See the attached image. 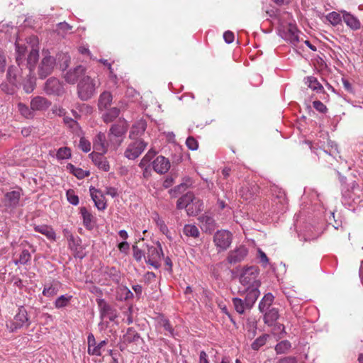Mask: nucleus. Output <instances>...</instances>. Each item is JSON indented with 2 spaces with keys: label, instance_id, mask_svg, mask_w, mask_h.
I'll list each match as a JSON object with an SVG mask.
<instances>
[{
  "label": "nucleus",
  "instance_id": "nucleus-38",
  "mask_svg": "<svg viewBox=\"0 0 363 363\" xmlns=\"http://www.w3.org/2000/svg\"><path fill=\"white\" fill-rule=\"evenodd\" d=\"M152 219L159 228L160 230L164 234L167 235L169 229L166 225L164 221L160 218V215L155 212L152 215Z\"/></svg>",
  "mask_w": 363,
  "mask_h": 363
},
{
  "label": "nucleus",
  "instance_id": "nucleus-44",
  "mask_svg": "<svg viewBox=\"0 0 363 363\" xmlns=\"http://www.w3.org/2000/svg\"><path fill=\"white\" fill-rule=\"evenodd\" d=\"M183 233L186 236L193 238H198L199 236V231L198 228L194 225L186 224L183 228Z\"/></svg>",
  "mask_w": 363,
  "mask_h": 363
},
{
  "label": "nucleus",
  "instance_id": "nucleus-26",
  "mask_svg": "<svg viewBox=\"0 0 363 363\" xmlns=\"http://www.w3.org/2000/svg\"><path fill=\"white\" fill-rule=\"evenodd\" d=\"M128 130V124L125 121H120L118 123L114 124L111 126L109 130V136L111 135L121 138Z\"/></svg>",
  "mask_w": 363,
  "mask_h": 363
},
{
  "label": "nucleus",
  "instance_id": "nucleus-50",
  "mask_svg": "<svg viewBox=\"0 0 363 363\" xmlns=\"http://www.w3.org/2000/svg\"><path fill=\"white\" fill-rule=\"evenodd\" d=\"M35 86V80L34 77H29L23 84L24 91L29 94L31 93Z\"/></svg>",
  "mask_w": 363,
  "mask_h": 363
},
{
  "label": "nucleus",
  "instance_id": "nucleus-23",
  "mask_svg": "<svg viewBox=\"0 0 363 363\" xmlns=\"http://www.w3.org/2000/svg\"><path fill=\"white\" fill-rule=\"evenodd\" d=\"M259 191V187L255 184H247L239 191L240 196L247 201L251 199Z\"/></svg>",
  "mask_w": 363,
  "mask_h": 363
},
{
  "label": "nucleus",
  "instance_id": "nucleus-45",
  "mask_svg": "<svg viewBox=\"0 0 363 363\" xmlns=\"http://www.w3.org/2000/svg\"><path fill=\"white\" fill-rule=\"evenodd\" d=\"M269 337V335L267 334H264L257 339L252 343L251 347L253 350H258L261 347L264 345L267 342V340Z\"/></svg>",
  "mask_w": 363,
  "mask_h": 363
},
{
  "label": "nucleus",
  "instance_id": "nucleus-12",
  "mask_svg": "<svg viewBox=\"0 0 363 363\" xmlns=\"http://www.w3.org/2000/svg\"><path fill=\"white\" fill-rule=\"evenodd\" d=\"M44 90L48 94L61 95L64 93V88L61 82L55 77L49 78L44 86Z\"/></svg>",
  "mask_w": 363,
  "mask_h": 363
},
{
  "label": "nucleus",
  "instance_id": "nucleus-3",
  "mask_svg": "<svg viewBox=\"0 0 363 363\" xmlns=\"http://www.w3.org/2000/svg\"><path fill=\"white\" fill-rule=\"evenodd\" d=\"M259 270L257 267L252 266L245 269L240 277V281L246 287H259L260 281L257 279Z\"/></svg>",
  "mask_w": 363,
  "mask_h": 363
},
{
  "label": "nucleus",
  "instance_id": "nucleus-29",
  "mask_svg": "<svg viewBox=\"0 0 363 363\" xmlns=\"http://www.w3.org/2000/svg\"><path fill=\"white\" fill-rule=\"evenodd\" d=\"M80 214L83 219V225L87 230H91L94 227V216L86 207L80 208Z\"/></svg>",
  "mask_w": 363,
  "mask_h": 363
},
{
  "label": "nucleus",
  "instance_id": "nucleus-8",
  "mask_svg": "<svg viewBox=\"0 0 363 363\" xmlns=\"http://www.w3.org/2000/svg\"><path fill=\"white\" fill-rule=\"evenodd\" d=\"M55 64V59L53 57L50 55L45 56L42 59L38 67V75L40 78L44 79L50 75L52 72Z\"/></svg>",
  "mask_w": 363,
  "mask_h": 363
},
{
  "label": "nucleus",
  "instance_id": "nucleus-13",
  "mask_svg": "<svg viewBox=\"0 0 363 363\" xmlns=\"http://www.w3.org/2000/svg\"><path fill=\"white\" fill-rule=\"evenodd\" d=\"M299 31L295 24L289 23L286 28V30H283L281 37L289 41L294 45H296L299 43Z\"/></svg>",
  "mask_w": 363,
  "mask_h": 363
},
{
  "label": "nucleus",
  "instance_id": "nucleus-17",
  "mask_svg": "<svg viewBox=\"0 0 363 363\" xmlns=\"http://www.w3.org/2000/svg\"><path fill=\"white\" fill-rule=\"evenodd\" d=\"M51 105V102L43 96H35L30 101V108L32 111H44Z\"/></svg>",
  "mask_w": 363,
  "mask_h": 363
},
{
  "label": "nucleus",
  "instance_id": "nucleus-1",
  "mask_svg": "<svg viewBox=\"0 0 363 363\" xmlns=\"http://www.w3.org/2000/svg\"><path fill=\"white\" fill-rule=\"evenodd\" d=\"M99 86L97 82L89 76H84L77 85V94L82 101L90 99L96 93V89Z\"/></svg>",
  "mask_w": 363,
  "mask_h": 363
},
{
  "label": "nucleus",
  "instance_id": "nucleus-47",
  "mask_svg": "<svg viewBox=\"0 0 363 363\" xmlns=\"http://www.w3.org/2000/svg\"><path fill=\"white\" fill-rule=\"evenodd\" d=\"M327 20L333 25L337 26L342 21V17L339 13L332 11L326 16Z\"/></svg>",
  "mask_w": 363,
  "mask_h": 363
},
{
  "label": "nucleus",
  "instance_id": "nucleus-64",
  "mask_svg": "<svg viewBox=\"0 0 363 363\" xmlns=\"http://www.w3.org/2000/svg\"><path fill=\"white\" fill-rule=\"evenodd\" d=\"M258 254H259V259L260 260V262L264 266H266L269 262V259L267 257L266 254L260 249L258 250Z\"/></svg>",
  "mask_w": 363,
  "mask_h": 363
},
{
  "label": "nucleus",
  "instance_id": "nucleus-2",
  "mask_svg": "<svg viewBox=\"0 0 363 363\" xmlns=\"http://www.w3.org/2000/svg\"><path fill=\"white\" fill-rule=\"evenodd\" d=\"M30 324L28 312L24 307L21 306L18 308V311L13 319L6 323V326L11 332H14L23 327L28 328Z\"/></svg>",
  "mask_w": 363,
  "mask_h": 363
},
{
  "label": "nucleus",
  "instance_id": "nucleus-56",
  "mask_svg": "<svg viewBox=\"0 0 363 363\" xmlns=\"http://www.w3.org/2000/svg\"><path fill=\"white\" fill-rule=\"evenodd\" d=\"M156 152L153 150H149L148 152L141 160L139 166L143 167L146 163L149 162L152 158L155 155Z\"/></svg>",
  "mask_w": 363,
  "mask_h": 363
},
{
  "label": "nucleus",
  "instance_id": "nucleus-55",
  "mask_svg": "<svg viewBox=\"0 0 363 363\" xmlns=\"http://www.w3.org/2000/svg\"><path fill=\"white\" fill-rule=\"evenodd\" d=\"M79 147L84 152H88L91 150L90 142L83 137L79 140Z\"/></svg>",
  "mask_w": 363,
  "mask_h": 363
},
{
  "label": "nucleus",
  "instance_id": "nucleus-9",
  "mask_svg": "<svg viewBox=\"0 0 363 363\" xmlns=\"http://www.w3.org/2000/svg\"><path fill=\"white\" fill-rule=\"evenodd\" d=\"M21 196V189L6 193L3 199L4 206L6 209H9L11 211L15 209L19 204Z\"/></svg>",
  "mask_w": 363,
  "mask_h": 363
},
{
  "label": "nucleus",
  "instance_id": "nucleus-24",
  "mask_svg": "<svg viewBox=\"0 0 363 363\" xmlns=\"http://www.w3.org/2000/svg\"><path fill=\"white\" fill-rule=\"evenodd\" d=\"M94 148L96 151L102 154H106L108 150V144L106 143V135L103 133H99L94 140Z\"/></svg>",
  "mask_w": 363,
  "mask_h": 363
},
{
  "label": "nucleus",
  "instance_id": "nucleus-14",
  "mask_svg": "<svg viewBox=\"0 0 363 363\" xmlns=\"http://www.w3.org/2000/svg\"><path fill=\"white\" fill-rule=\"evenodd\" d=\"M247 253V249L245 246L240 245L228 253L227 260L230 264L240 262L244 260Z\"/></svg>",
  "mask_w": 363,
  "mask_h": 363
},
{
  "label": "nucleus",
  "instance_id": "nucleus-49",
  "mask_svg": "<svg viewBox=\"0 0 363 363\" xmlns=\"http://www.w3.org/2000/svg\"><path fill=\"white\" fill-rule=\"evenodd\" d=\"M291 348V343L288 340H283L275 346L277 354L286 353Z\"/></svg>",
  "mask_w": 363,
  "mask_h": 363
},
{
  "label": "nucleus",
  "instance_id": "nucleus-61",
  "mask_svg": "<svg viewBox=\"0 0 363 363\" xmlns=\"http://www.w3.org/2000/svg\"><path fill=\"white\" fill-rule=\"evenodd\" d=\"M313 105L320 113H325L327 111V107L320 101H314Z\"/></svg>",
  "mask_w": 363,
  "mask_h": 363
},
{
  "label": "nucleus",
  "instance_id": "nucleus-46",
  "mask_svg": "<svg viewBox=\"0 0 363 363\" xmlns=\"http://www.w3.org/2000/svg\"><path fill=\"white\" fill-rule=\"evenodd\" d=\"M31 259V255L28 250H23L20 256L19 259L14 260V264L16 265L18 264H27Z\"/></svg>",
  "mask_w": 363,
  "mask_h": 363
},
{
  "label": "nucleus",
  "instance_id": "nucleus-7",
  "mask_svg": "<svg viewBox=\"0 0 363 363\" xmlns=\"http://www.w3.org/2000/svg\"><path fill=\"white\" fill-rule=\"evenodd\" d=\"M147 145V143L143 140H135L129 144L124 152V155L129 160H135L142 154Z\"/></svg>",
  "mask_w": 363,
  "mask_h": 363
},
{
  "label": "nucleus",
  "instance_id": "nucleus-10",
  "mask_svg": "<svg viewBox=\"0 0 363 363\" xmlns=\"http://www.w3.org/2000/svg\"><path fill=\"white\" fill-rule=\"evenodd\" d=\"M87 352L89 355L101 356L102 349L107 345V340H102L97 344L94 335L92 333H89L87 337Z\"/></svg>",
  "mask_w": 363,
  "mask_h": 363
},
{
  "label": "nucleus",
  "instance_id": "nucleus-25",
  "mask_svg": "<svg viewBox=\"0 0 363 363\" xmlns=\"http://www.w3.org/2000/svg\"><path fill=\"white\" fill-rule=\"evenodd\" d=\"M34 230L45 235L50 240H55L56 239L55 232L50 225L45 224L35 225Z\"/></svg>",
  "mask_w": 363,
  "mask_h": 363
},
{
  "label": "nucleus",
  "instance_id": "nucleus-20",
  "mask_svg": "<svg viewBox=\"0 0 363 363\" xmlns=\"http://www.w3.org/2000/svg\"><path fill=\"white\" fill-rule=\"evenodd\" d=\"M245 293V306L251 308L259 296V287H246Z\"/></svg>",
  "mask_w": 363,
  "mask_h": 363
},
{
  "label": "nucleus",
  "instance_id": "nucleus-39",
  "mask_svg": "<svg viewBox=\"0 0 363 363\" xmlns=\"http://www.w3.org/2000/svg\"><path fill=\"white\" fill-rule=\"evenodd\" d=\"M38 50L32 49L28 56L26 67L29 68V74L32 72V69L38 59Z\"/></svg>",
  "mask_w": 363,
  "mask_h": 363
},
{
  "label": "nucleus",
  "instance_id": "nucleus-27",
  "mask_svg": "<svg viewBox=\"0 0 363 363\" xmlns=\"http://www.w3.org/2000/svg\"><path fill=\"white\" fill-rule=\"evenodd\" d=\"M274 300V296L272 293L266 294L259 303V311L263 313L265 311L272 309L273 308L272 303Z\"/></svg>",
  "mask_w": 363,
  "mask_h": 363
},
{
  "label": "nucleus",
  "instance_id": "nucleus-58",
  "mask_svg": "<svg viewBox=\"0 0 363 363\" xmlns=\"http://www.w3.org/2000/svg\"><path fill=\"white\" fill-rule=\"evenodd\" d=\"M133 257L135 258V259L138 262H140L143 259V257H145V255L143 253V252L140 250L137 245H133Z\"/></svg>",
  "mask_w": 363,
  "mask_h": 363
},
{
  "label": "nucleus",
  "instance_id": "nucleus-6",
  "mask_svg": "<svg viewBox=\"0 0 363 363\" xmlns=\"http://www.w3.org/2000/svg\"><path fill=\"white\" fill-rule=\"evenodd\" d=\"M269 190L273 196H275L274 202L277 204V212H284L287 209V199L285 192L275 184H270Z\"/></svg>",
  "mask_w": 363,
  "mask_h": 363
},
{
  "label": "nucleus",
  "instance_id": "nucleus-42",
  "mask_svg": "<svg viewBox=\"0 0 363 363\" xmlns=\"http://www.w3.org/2000/svg\"><path fill=\"white\" fill-rule=\"evenodd\" d=\"M232 301L235 311L240 314L244 313L246 309H250L245 306V301L240 298H233Z\"/></svg>",
  "mask_w": 363,
  "mask_h": 363
},
{
  "label": "nucleus",
  "instance_id": "nucleus-37",
  "mask_svg": "<svg viewBox=\"0 0 363 363\" xmlns=\"http://www.w3.org/2000/svg\"><path fill=\"white\" fill-rule=\"evenodd\" d=\"M67 168L78 179H84L89 175V172L84 171L81 168L76 167L72 164H68Z\"/></svg>",
  "mask_w": 363,
  "mask_h": 363
},
{
  "label": "nucleus",
  "instance_id": "nucleus-28",
  "mask_svg": "<svg viewBox=\"0 0 363 363\" xmlns=\"http://www.w3.org/2000/svg\"><path fill=\"white\" fill-rule=\"evenodd\" d=\"M264 315V322L269 326L273 325L279 317V310L276 308H272L262 313Z\"/></svg>",
  "mask_w": 363,
  "mask_h": 363
},
{
  "label": "nucleus",
  "instance_id": "nucleus-62",
  "mask_svg": "<svg viewBox=\"0 0 363 363\" xmlns=\"http://www.w3.org/2000/svg\"><path fill=\"white\" fill-rule=\"evenodd\" d=\"M67 126L70 128V130L76 133V134H79V133L80 132V127L78 124V123L74 121V119L72 120V121H70V123L67 125Z\"/></svg>",
  "mask_w": 363,
  "mask_h": 363
},
{
  "label": "nucleus",
  "instance_id": "nucleus-59",
  "mask_svg": "<svg viewBox=\"0 0 363 363\" xmlns=\"http://www.w3.org/2000/svg\"><path fill=\"white\" fill-rule=\"evenodd\" d=\"M186 145L191 150H196L199 147L198 142L193 137H189L186 139Z\"/></svg>",
  "mask_w": 363,
  "mask_h": 363
},
{
  "label": "nucleus",
  "instance_id": "nucleus-40",
  "mask_svg": "<svg viewBox=\"0 0 363 363\" xmlns=\"http://www.w3.org/2000/svg\"><path fill=\"white\" fill-rule=\"evenodd\" d=\"M120 113V109L118 108L114 107L109 109L107 112H106L103 115V118L104 122L110 123L113 121L115 118H116Z\"/></svg>",
  "mask_w": 363,
  "mask_h": 363
},
{
  "label": "nucleus",
  "instance_id": "nucleus-18",
  "mask_svg": "<svg viewBox=\"0 0 363 363\" xmlns=\"http://www.w3.org/2000/svg\"><path fill=\"white\" fill-rule=\"evenodd\" d=\"M154 170L159 174L166 173L170 168V162L163 156H158L152 163Z\"/></svg>",
  "mask_w": 363,
  "mask_h": 363
},
{
  "label": "nucleus",
  "instance_id": "nucleus-60",
  "mask_svg": "<svg viewBox=\"0 0 363 363\" xmlns=\"http://www.w3.org/2000/svg\"><path fill=\"white\" fill-rule=\"evenodd\" d=\"M6 66V57L4 50L0 49V72H4Z\"/></svg>",
  "mask_w": 363,
  "mask_h": 363
},
{
  "label": "nucleus",
  "instance_id": "nucleus-19",
  "mask_svg": "<svg viewBox=\"0 0 363 363\" xmlns=\"http://www.w3.org/2000/svg\"><path fill=\"white\" fill-rule=\"evenodd\" d=\"M340 13L342 14L344 22L350 29L357 30L361 28V23L357 17L345 10L340 11Z\"/></svg>",
  "mask_w": 363,
  "mask_h": 363
},
{
  "label": "nucleus",
  "instance_id": "nucleus-54",
  "mask_svg": "<svg viewBox=\"0 0 363 363\" xmlns=\"http://www.w3.org/2000/svg\"><path fill=\"white\" fill-rule=\"evenodd\" d=\"M160 323L169 333L170 336L174 337V329L167 319L162 318Z\"/></svg>",
  "mask_w": 363,
  "mask_h": 363
},
{
  "label": "nucleus",
  "instance_id": "nucleus-53",
  "mask_svg": "<svg viewBox=\"0 0 363 363\" xmlns=\"http://www.w3.org/2000/svg\"><path fill=\"white\" fill-rule=\"evenodd\" d=\"M67 201L69 203L77 206L79 203V197L74 193L73 189H69L66 192Z\"/></svg>",
  "mask_w": 363,
  "mask_h": 363
},
{
  "label": "nucleus",
  "instance_id": "nucleus-48",
  "mask_svg": "<svg viewBox=\"0 0 363 363\" xmlns=\"http://www.w3.org/2000/svg\"><path fill=\"white\" fill-rule=\"evenodd\" d=\"M67 240L71 250L77 251V247L80 246L81 239L79 237L75 238L73 235H69Z\"/></svg>",
  "mask_w": 363,
  "mask_h": 363
},
{
  "label": "nucleus",
  "instance_id": "nucleus-63",
  "mask_svg": "<svg viewBox=\"0 0 363 363\" xmlns=\"http://www.w3.org/2000/svg\"><path fill=\"white\" fill-rule=\"evenodd\" d=\"M118 247L121 252L127 254L129 250L130 245L128 242L123 241L118 244Z\"/></svg>",
  "mask_w": 363,
  "mask_h": 363
},
{
  "label": "nucleus",
  "instance_id": "nucleus-34",
  "mask_svg": "<svg viewBox=\"0 0 363 363\" xmlns=\"http://www.w3.org/2000/svg\"><path fill=\"white\" fill-rule=\"evenodd\" d=\"M112 95L108 91L103 92L99 97V108L100 110H104L108 108L110 106L111 103L112 101Z\"/></svg>",
  "mask_w": 363,
  "mask_h": 363
},
{
  "label": "nucleus",
  "instance_id": "nucleus-57",
  "mask_svg": "<svg viewBox=\"0 0 363 363\" xmlns=\"http://www.w3.org/2000/svg\"><path fill=\"white\" fill-rule=\"evenodd\" d=\"M104 154L101 153L100 152H93L89 154V157L91 159L93 162L97 165L102 160L104 159Z\"/></svg>",
  "mask_w": 363,
  "mask_h": 363
},
{
  "label": "nucleus",
  "instance_id": "nucleus-41",
  "mask_svg": "<svg viewBox=\"0 0 363 363\" xmlns=\"http://www.w3.org/2000/svg\"><path fill=\"white\" fill-rule=\"evenodd\" d=\"M139 338V334L132 328H128L123 336L124 342L128 343L136 342Z\"/></svg>",
  "mask_w": 363,
  "mask_h": 363
},
{
  "label": "nucleus",
  "instance_id": "nucleus-43",
  "mask_svg": "<svg viewBox=\"0 0 363 363\" xmlns=\"http://www.w3.org/2000/svg\"><path fill=\"white\" fill-rule=\"evenodd\" d=\"M18 111L19 113L26 118H32L34 116L33 111L28 106L23 103L18 104Z\"/></svg>",
  "mask_w": 363,
  "mask_h": 363
},
{
  "label": "nucleus",
  "instance_id": "nucleus-11",
  "mask_svg": "<svg viewBox=\"0 0 363 363\" xmlns=\"http://www.w3.org/2000/svg\"><path fill=\"white\" fill-rule=\"evenodd\" d=\"M162 255H163V252L160 244H158L157 247H147L146 262L157 269L160 267L159 260Z\"/></svg>",
  "mask_w": 363,
  "mask_h": 363
},
{
  "label": "nucleus",
  "instance_id": "nucleus-22",
  "mask_svg": "<svg viewBox=\"0 0 363 363\" xmlns=\"http://www.w3.org/2000/svg\"><path fill=\"white\" fill-rule=\"evenodd\" d=\"M201 229L206 233H211L215 230L216 222L209 215H202L198 218Z\"/></svg>",
  "mask_w": 363,
  "mask_h": 363
},
{
  "label": "nucleus",
  "instance_id": "nucleus-32",
  "mask_svg": "<svg viewBox=\"0 0 363 363\" xmlns=\"http://www.w3.org/2000/svg\"><path fill=\"white\" fill-rule=\"evenodd\" d=\"M60 282L57 281H53L52 283L44 286L42 294L46 297H52L57 294Z\"/></svg>",
  "mask_w": 363,
  "mask_h": 363
},
{
  "label": "nucleus",
  "instance_id": "nucleus-5",
  "mask_svg": "<svg viewBox=\"0 0 363 363\" xmlns=\"http://www.w3.org/2000/svg\"><path fill=\"white\" fill-rule=\"evenodd\" d=\"M232 240V233L226 230H218L213 235V242L218 252L226 250L230 246Z\"/></svg>",
  "mask_w": 363,
  "mask_h": 363
},
{
  "label": "nucleus",
  "instance_id": "nucleus-21",
  "mask_svg": "<svg viewBox=\"0 0 363 363\" xmlns=\"http://www.w3.org/2000/svg\"><path fill=\"white\" fill-rule=\"evenodd\" d=\"M147 123L145 120L140 119L136 121L131 127L129 138L130 139H136L140 137L145 131Z\"/></svg>",
  "mask_w": 363,
  "mask_h": 363
},
{
  "label": "nucleus",
  "instance_id": "nucleus-4",
  "mask_svg": "<svg viewBox=\"0 0 363 363\" xmlns=\"http://www.w3.org/2000/svg\"><path fill=\"white\" fill-rule=\"evenodd\" d=\"M100 318L103 320L104 318H108L110 321H114L118 318L117 311L108 304L104 299L98 298L96 300ZM99 327L100 329L104 328V323L101 321L99 323Z\"/></svg>",
  "mask_w": 363,
  "mask_h": 363
},
{
  "label": "nucleus",
  "instance_id": "nucleus-52",
  "mask_svg": "<svg viewBox=\"0 0 363 363\" xmlns=\"http://www.w3.org/2000/svg\"><path fill=\"white\" fill-rule=\"evenodd\" d=\"M17 72L18 68L14 66H11L8 69L7 77L9 82L13 84L17 82Z\"/></svg>",
  "mask_w": 363,
  "mask_h": 363
},
{
  "label": "nucleus",
  "instance_id": "nucleus-51",
  "mask_svg": "<svg viewBox=\"0 0 363 363\" xmlns=\"http://www.w3.org/2000/svg\"><path fill=\"white\" fill-rule=\"evenodd\" d=\"M71 157V150L69 147H60L56 153V157L58 160L69 159Z\"/></svg>",
  "mask_w": 363,
  "mask_h": 363
},
{
  "label": "nucleus",
  "instance_id": "nucleus-35",
  "mask_svg": "<svg viewBox=\"0 0 363 363\" xmlns=\"http://www.w3.org/2000/svg\"><path fill=\"white\" fill-rule=\"evenodd\" d=\"M203 210V202L201 200L194 196V201L188 207L187 214L189 216H196Z\"/></svg>",
  "mask_w": 363,
  "mask_h": 363
},
{
  "label": "nucleus",
  "instance_id": "nucleus-16",
  "mask_svg": "<svg viewBox=\"0 0 363 363\" xmlns=\"http://www.w3.org/2000/svg\"><path fill=\"white\" fill-rule=\"evenodd\" d=\"M90 195L91 199L94 202L95 206L99 211H104L106 208V203L105 201V197L103 194L96 188L91 186L89 188Z\"/></svg>",
  "mask_w": 363,
  "mask_h": 363
},
{
  "label": "nucleus",
  "instance_id": "nucleus-31",
  "mask_svg": "<svg viewBox=\"0 0 363 363\" xmlns=\"http://www.w3.org/2000/svg\"><path fill=\"white\" fill-rule=\"evenodd\" d=\"M27 48L24 44L20 43L19 40L16 42V61L19 67H21L25 60V56Z\"/></svg>",
  "mask_w": 363,
  "mask_h": 363
},
{
  "label": "nucleus",
  "instance_id": "nucleus-15",
  "mask_svg": "<svg viewBox=\"0 0 363 363\" xmlns=\"http://www.w3.org/2000/svg\"><path fill=\"white\" fill-rule=\"evenodd\" d=\"M85 72L86 68L82 65H78L67 72L65 75V79L67 83L74 84L81 77L84 75Z\"/></svg>",
  "mask_w": 363,
  "mask_h": 363
},
{
  "label": "nucleus",
  "instance_id": "nucleus-30",
  "mask_svg": "<svg viewBox=\"0 0 363 363\" xmlns=\"http://www.w3.org/2000/svg\"><path fill=\"white\" fill-rule=\"evenodd\" d=\"M194 195L191 192H188L185 195L180 197L177 202V208L178 209L186 208L187 211L188 207L190 206L191 203L194 201Z\"/></svg>",
  "mask_w": 363,
  "mask_h": 363
},
{
  "label": "nucleus",
  "instance_id": "nucleus-36",
  "mask_svg": "<svg viewBox=\"0 0 363 363\" xmlns=\"http://www.w3.org/2000/svg\"><path fill=\"white\" fill-rule=\"evenodd\" d=\"M72 298L71 295H61L55 301L54 306L57 309L65 308L69 304Z\"/></svg>",
  "mask_w": 363,
  "mask_h": 363
},
{
  "label": "nucleus",
  "instance_id": "nucleus-33",
  "mask_svg": "<svg viewBox=\"0 0 363 363\" xmlns=\"http://www.w3.org/2000/svg\"><path fill=\"white\" fill-rule=\"evenodd\" d=\"M305 84L312 90L317 93H323L324 88L322 84L318 81L317 78L313 76H309L305 78Z\"/></svg>",
  "mask_w": 363,
  "mask_h": 363
}]
</instances>
